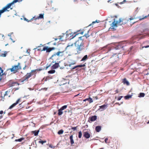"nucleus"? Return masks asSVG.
Wrapping results in <instances>:
<instances>
[{
	"label": "nucleus",
	"instance_id": "obj_40",
	"mask_svg": "<svg viewBox=\"0 0 149 149\" xmlns=\"http://www.w3.org/2000/svg\"><path fill=\"white\" fill-rule=\"evenodd\" d=\"M137 38V36H134V37H133L132 38V39L133 40H134L136 38Z\"/></svg>",
	"mask_w": 149,
	"mask_h": 149
},
{
	"label": "nucleus",
	"instance_id": "obj_6",
	"mask_svg": "<svg viewBox=\"0 0 149 149\" xmlns=\"http://www.w3.org/2000/svg\"><path fill=\"white\" fill-rule=\"evenodd\" d=\"M55 48L54 47H49L47 46L44 47L42 49V50L44 51H46L47 52H49L51 51L54 50Z\"/></svg>",
	"mask_w": 149,
	"mask_h": 149
},
{
	"label": "nucleus",
	"instance_id": "obj_9",
	"mask_svg": "<svg viewBox=\"0 0 149 149\" xmlns=\"http://www.w3.org/2000/svg\"><path fill=\"white\" fill-rule=\"evenodd\" d=\"M97 119V116H96L95 115L91 117H90L89 118L88 121L89 123H90L91 122H93L95 121Z\"/></svg>",
	"mask_w": 149,
	"mask_h": 149
},
{
	"label": "nucleus",
	"instance_id": "obj_56",
	"mask_svg": "<svg viewBox=\"0 0 149 149\" xmlns=\"http://www.w3.org/2000/svg\"><path fill=\"white\" fill-rule=\"evenodd\" d=\"M10 122H9L8 121L7 122H6V123H8V124H9Z\"/></svg>",
	"mask_w": 149,
	"mask_h": 149
},
{
	"label": "nucleus",
	"instance_id": "obj_55",
	"mask_svg": "<svg viewBox=\"0 0 149 149\" xmlns=\"http://www.w3.org/2000/svg\"><path fill=\"white\" fill-rule=\"evenodd\" d=\"M7 91H6L5 92V94H4V96H5L6 95H7Z\"/></svg>",
	"mask_w": 149,
	"mask_h": 149
},
{
	"label": "nucleus",
	"instance_id": "obj_1",
	"mask_svg": "<svg viewBox=\"0 0 149 149\" xmlns=\"http://www.w3.org/2000/svg\"><path fill=\"white\" fill-rule=\"evenodd\" d=\"M74 45L76 48L75 54H78L81 53L82 51L87 49L89 44H86L85 42L80 40L75 42Z\"/></svg>",
	"mask_w": 149,
	"mask_h": 149
},
{
	"label": "nucleus",
	"instance_id": "obj_5",
	"mask_svg": "<svg viewBox=\"0 0 149 149\" xmlns=\"http://www.w3.org/2000/svg\"><path fill=\"white\" fill-rule=\"evenodd\" d=\"M20 65V63H18L17 65L13 66L12 68H10L9 70L11 72H13L15 73H16L18 70L21 69V67Z\"/></svg>",
	"mask_w": 149,
	"mask_h": 149
},
{
	"label": "nucleus",
	"instance_id": "obj_8",
	"mask_svg": "<svg viewBox=\"0 0 149 149\" xmlns=\"http://www.w3.org/2000/svg\"><path fill=\"white\" fill-rule=\"evenodd\" d=\"M80 31V30H78L76 32H75L73 34L71 37H72L71 38H73L75 37L77 35L80 34H83L84 33V31H82L79 33V32Z\"/></svg>",
	"mask_w": 149,
	"mask_h": 149
},
{
	"label": "nucleus",
	"instance_id": "obj_60",
	"mask_svg": "<svg viewBox=\"0 0 149 149\" xmlns=\"http://www.w3.org/2000/svg\"><path fill=\"white\" fill-rule=\"evenodd\" d=\"M49 147H51V148H52V146H51V145H50L49 146Z\"/></svg>",
	"mask_w": 149,
	"mask_h": 149
},
{
	"label": "nucleus",
	"instance_id": "obj_48",
	"mask_svg": "<svg viewBox=\"0 0 149 149\" xmlns=\"http://www.w3.org/2000/svg\"><path fill=\"white\" fill-rule=\"evenodd\" d=\"M3 113V111L2 110L0 111V114H2Z\"/></svg>",
	"mask_w": 149,
	"mask_h": 149
},
{
	"label": "nucleus",
	"instance_id": "obj_11",
	"mask_svg": "<svg viewBox=\"0 0 149 149\" xmlns=\"http://www.w3.org/2000/svg\"><path fill=\"white\" fill-rule=\"evenodd\" d=\"M20 100V99L19 98V99H18L17 100V101H16V102L13 103V104L11 105L9 107V109H11L13 107H14L19 102V101Z\"/></svg>",
	"mask_w": 149,
	"mask_h": 149
},
{
	"label": "nucleus",
	"instance_id": "obj_24",
	"mask_svg": "<svg viewBox=\"0 0 149 149\" xmlns=\"http://www.w3.org/2000/svg\"><path fill=\"white\" fill-rule=\"evenodd\" d=\"M3 70L2 69L1 67H0V76H2L3 75Z\"/></svg>",
	"mask_w": 149,
	"mask_h": 149
},
{
	"label": "nucleus",
	"instance_id": "obj_28",
	"mask_svg": "<svg viewBox=\"0 0 149 149\" xmlns=\"http://www.w3.org/2000/svg\"><path fill=\"white\" fill-rule=\"evenodd\" d=\"M78 137L80 139L81 138L82 136V133L81 131H80L78 133Z\"/></svg>",
	"mask_w": 149,
	"mask_h": 149
},
{
	"label": "nucleus",
	"instance_id": "obj_61",
	"mask_svg": "<svg viewBox=\"0 0 149 149\" xmlns=\"http://www.w3.org/2000/svg\"><path fill=\"white\" fill-rule=\"evenodd\" d=\"M147 124H149V120L148 121V122L147 123Z\"/></svg>",
	"mask_w": 149,
	"mask_h": 149
},
{
	"label": "nucleus",
	"instance_id": "obj_43",
	"mask_svg": "<svg viewBox=\"0 0 149 149\" xmlns=\"http://www.w3.org/2000/svg\"><path fill=\"white\" fill-rule=\"evenodd\" d=\"M126 1V0H123V1L122 2L120 3V4H122L123 3L125 2Z\"/></svg>",
	"mask_w": 149,
	"mask_h": 149
},
{
	"label": "nucleus",
	"instance_id": "obj_18",
	"mask_svg": "<svg viewBox=\"0 0 149 149\" xmlns=\"http://www.w3.org/2000/svg\"><path fill=\"white\" fill-rule=\"evenodd\" d=\"M73 136L72 135L70 136V143L72 145L74 143V142L73 139Z\"/></svg>",
	"mask_w": 149,
	"mask_h": 149
},
{
	"label": "nucleus",
	"instance_id": "obj_21",
	"mask_svg": "<svg viewBox=\"0 0 149 149\" xmlns=\"http://www.w3.org/2000/svg\"><path fill=\"white\" fill-rule=\"evenodd\" d=\"M19 85V84L17 82H13L11 84V86H17V85Z\"/></svg>",
	"mask_w": 149,
	"mask_h": 149
},
{
	"label": "nucleus",
	"instance_id": "obj_64",
	"mask_svg": "<svg viewBox=\"0 0 149 149\" xmlns=\"http://www.w3.org/2000/svg\"><path fill=\"white\" fill-rule=\"evenodd\" d=\"M111 0H109V1H108V2H109V1H110Z\"/></svg>",
	"mask_w": 149,
	"mask_h": 149
},
{
	"label": "nucleus",
	"instance_id": "obj_13",
	"mask_svg": "<svg viewBox=\"0 0 149 149\" xmlns=\"http://www.w3.org/2000/svg\"><path fill=\"white\" fill-rule=\"evenodd\" d=\"M107 107V105L106 104H104L103 105H102L100 106L99 110H100V111H102L104 110Z\"/></svg>",
	"mask_w": 149,
	"mask_h": 149
},
{
	"label": "nucleus",
	"instance_id": "obj_45",
	"mask_svg": "<svg viewBox=\"0 0 149 149\" xmlns=\"http://www.w3.org/2000/svg\"><path fill=\"white\" fill-rule=\"evenodd\" d=\"M135 17H131V18H130V20H133V19H135Z\"/></svg>",
	"mask_w": 149,
	"mask_h": 149
},
{
	"label": "nucleus",
	"instance_id": "obj_16",
	"mask_svg": "<svg viewBox=\"0 0 149 149\" xmlns=\"http://www.w3.org/2000/svg\"><path fill=\"white\" fill-rule=\"evenodd\" d=\"M39 132V130H35L31 131V132L32 133L34 134L35 136H36L38 135Z\"/></svg>",
	"mask_w": 149,
	"mask_h": 149
},
{
	"label": "nucleus",
	"instance_id": "obj_22",
	"mask_svg": "<svg viewBox=\"0 0 149 149\" xmlns=\"http://www.w3.org/2000/svg\"><path fill=\"white\" fill-rule=\"evenodd\" d=\"M46 142L47 141L46 140L42 141L41 139H40L38 142L40 143H41L42 145H43L44 143H46Z\"/></svg>",
	"mask_w": 149,
	"mask_h": 149
},
{
	"label": "nucleus",
	"instance_id": "obj_17",
	"mask_svg": "<svg viewBox=\"0 0 149 149\" xmlns=\"http://www.w3.org/2000/svg\"><path fill=\"white\" fill-rule=\"evenodd\" d=\"M101 127L100 126H96L95 128L96 131L97 132H99L101 130Z\"/></svg>",
	"mask_w": 149,
	"mask_h": 149
},
{
	"label": "nucleus",
	"instance_id": "obj_59",
	"mask_svg": "<svg viewBox=\"0 0 149 149\" xmlns=\"http://www.w3.org/2000/svg\"><path fill=\"white\" fill-rule=\"evenodd\" d=\"M82 37H83V36L80 37H79V38L80 39H81L82 38Z\"/></svg>",
	"mask_w": 149,
	"mask_h": 149
},
{
	"label": "nucleus",
	"instance_id": "obj_50",
	"mask_svg": "<svg viewBox=\"0 0 149 149\" xmlns=\"http://www.w3.org/2000/svg\"><path fill=\"white\" fill-rule=\"evenodd\" d=\"M94 98H95V100H97V99H98V98L97 97V96H95V97H94Z\"/></svg>",
	"mask_w": 149,
	"mask_h": 149
},
{
	"label": "nucleus",
	"instance_id": "obj_12",
	"mask_svg": "<svg viewBox=\"0 0 149 149\" xmlns=\"http://www.w3.org/2000/svg\"><path fill=\"white\" fill-rule=\"evenodd\" d=\"M122 82L123 83V84H126L127 86H129L130 85V83L128 81H127V79L126 78L123 79V80Z\"/></svg>",
	"mask_w": 149,
	"mask_h": 149
},
{
	"label": "nucleus",
	"instance_id": "obj_15",
	"mask_svg": "<svg viewBox=\"0 0 149 149\" xmlns=\"http://www.w3.org/2000/svg\"><path fill=\"white\" fill-rule=\"evenodd\" d=\"M89 101V103H91L93 102V100L91 97H89L88 98H86L83 100V101Z\"/></svg>",
	"mask_w": 149,
	"mask_h": 149
},
{
	"label": "nucleus",
	"instance_id": "obj_34",
	"mask_svg": "<svg viewBox=\"0 0 149 149\" xmlns=\"http://www.w3.org/2000/svg\"><path fill=\"white\" fill-rule=\"evenodd\" d=\"M77 68L78 67H84L85 66V64H84L83 65H76Z\"/></svg>",
	"mask_w": 149,
	"mask_h": 149
},
{
	"label": "nucleus",
	"instance_id": "obj_25",
	"mask_svg": "<svg viewBox=\"0 0 149 149\" xmlns=\"http://www.w3.org/2000/svg\"><path fill=\"white\" fill-rule=\"evenodd\" d=\"M24 138L22 137V138H21L20 139H16V140H15V141H16L21 142L22 140H24Z\"/></svg>",
	"mask_w": 149,
	"mask_h": 149
},
{
	"label": "nucleus",
	"instance_id": "obj_3",
	"mask_svg": "<svg viewBox=\"0 0 149 149\" xmlns=\"http://www.w3.org/2000/svg\"><path fill=\"white\" fill-rule=\"evenodd\" d=\"M42 70V69H37L36 70H31V72L29 73H27L24 76L22 79H19V81L22 83V84H23L24 81H28V79L31 76L33 75V74L32 72H35L36 71H41Z\"/></svg>",
	"mask_w": 149,
	"mask_h": 149
},
{
	"label": "nucleus",
	"instance_id": "obj_14",
	"mask_svg": "<svg viewBox=\"0 0 149 149\" xmlns=\"http://www.w3.org/2000/svg\"><path fill=\"white\" fill-rule=\"evenodd\" d=\"M59 64L58 63H55L53 65L52 67V69H55L58 67Z\"/></svg>",
	"mask_w": 149,
	"mask_h": 149
},
{
	"label": "nucleus",
	"instance_id": "obj_63",
	"mask_svg": "<svg viewBox=\"0 0 149 149\" xmlns=\"http://www.w3.org/2000/svg\"><path fill=\"white\" fill-rule=\"evenodd\" d=\"M132 47H131V49H132Z\"/></svg>",
	"mask_w": 149,
	"mask_h": 149
},
{
	"label": "nucleus",
	"instance_id": "obj_39",
	"mask_svg": "<svg viewBox=\"0 0 149 149\" xmlns=\"http://www.w3.org/2000/svg\"><path fill=\"white\" fill-rule=\"evenodd\" d=\"M37 50L38 51H43L42 48H41V47H38V48H37Z\"/></svg>",
	"mask_w": 149,
	"mask_h": 149
},
{
	"label": "nucleus",
	"instance_id": "obj_42",
	"mask_svg": "<svg viewBox=\"0 0 149 149\" xmlns=\"http://www.w3.org/2000/svg\"><path fill=\"white\" fill-rule=\"evenodd\" d=\"M108 140V139L107 138H105L104 140V141L106 143H107V141Z\"/></svg>",
	"mask_w": 149,
	"mask_h": 149
},
{
	"label": "nucleus",
	"instance_id": "obj_44",
	"mask_svg": "<svg viewBox=\"0 0 149 149\" xmlns=\"http://www.w3.org/2000/svg\"><path fill=\"white\" fill-rule=\"evenodd\" d=\"M47 88H44L41 89V90H45V91H47Z\"/></svg>",
	"mask_w": 149,
	"mask_h": 149
},
{
	"label": "nucleus",
	"instance_id": "obj_58",
	"mask_svg": "<svg viewBox=\"0 0 149 149\" xmlns=\"http://www.w3.org/2000/svg\"><path fill=\"white\" fill-rule=\"evenodd\" d=\"M58 39V38H55V40H57V39Z\"/></svg>",
	"mask_w": 149,
	"mask_h": 149
},
{
	"label": "nucleus",
	"instance_id": "obj_26",
	"mask_svg": "<svg viewBox=\"0 0 149 149\" xmlns=\"http://www.w3.org/2000/svg\"><path fill=\"white\" fill-rule=\"evenodd\" d=\"M67 107V105H65L62 107L60 109L63 111V110L66 109Z\"/></svg>",
	"mask_w": 149,
	"mask_h": 149
},
{
	"label": "nucleus",
	"instance_id": "obj_32",
	"mask_svg": "<svg viewBox=\"0 0 149 149\" xmlns=\"http://www.w3.org/2000/svg\"><path fill=\"white\" fill-rule=\"evenodd\" d=\"M89 31H88V33L86 34H85L83 36H85L86 38H87L88 37H89L90 36V35H89L88 34Z\"/></svg>",
	"mask_w": 149,
	"mask_h": 149
},
{
	"label": "nucleus",
	"instance_id": "obj_29",
	"mask_svg": "<svg viewBox=\"0 0 149 149\" xmlns=\"http://www.w3.org/2000/svg\"><path fill=\"white\" fill-rule=\"evenodd\" d=\"M55 72L54 70H50L48 71V72L49 74H53Z\"/></svg>",
	"mask_w": 149,
	"mask_h": 149
},
{
	"label": "nucleus",
	"instance_id": "obj_23",
	"mask_svg": "<svg viewBox=\"0 0 149 149\" xmlns=\"http://www.w3.org/2000/svg\"><path fill=\"white\" fill-rule=\"evenodd\" d=\"M132 95H128L126 96H125L124 98L126 100L130 98H131L132 97Z\"/></svg>",
	"mask_w": 149,
	"mask_h": 149
},
{
	"label": "nucleus",
	"instance_id": "obj_30",
	"mask_svg": "<svg viewBox=\"0 0 149 149\" xmlns=\"http://www.w3.org/2000/svg\"><path fill=\"white\" fill-rule=\"evenodd\" d=\"M63 132L64 131L63 130H60L58 131V134L59 135L62 134H63Z\"/></svg>",
	"mask_w": 149,
	"mask_h": 149
},
{
	"label": "nucleus",
	"instance_id": "obj_10",
	"mask_svg": "<svg viewBox=\"0 0 149 149\" xmlns=\"http://www.w3.org/2000/svg\"><path fill=\"white\" fill-rule=\"evenodd\" d=\"M83 136L86 139H88L90 137L91 134L88 132H84Z\"/></svg>",
	"mask_w": 149,
	"mask_h": 149
},
{
	"label": "nucleus",
	"instance_id": "obj_7",
	"mask_svg": "<svg viewBox=\"0 0 149 149\" xmlns=\"http://www.w3.org/2000/svg\"><path fill=\"white\" fill-rule=\"evenodd\" d=\"M44 14H40L38 16L36 17H33L32 18L30 19V20L31 21H32L33 19L36 20L37 19H43L44 18Z\"/></svg>",
	"mask_w": 149,
	"mask_h": 149
},
{
	"label": "nucleus",
	"instance_id": "obj_38",
	"mask_svg": "<svg viewBox=\"0 0 149 149\" xmlns=\"http://www.w3.org/2000/svg\"><path fill=\"white\" fill-rule=\"evenodd\" d=\"M63 36H62L61 37L60 36V38H59L60 40L62 41L63 40V39H62V38H63Z\"/></svg>",
	"mask_w": 149,
	"mask_h": 149
},
{
	"label": "nucleus",
	"instance_id": "obj_62",
	"mask_svg": "<svg viewBox=\"0 0 149 149\" xmlns=\"http://www.w3.org/2000/svg\"><path fill=\"white\" fill-rule=\"evenodd\" d=\"M8 45V44H6V45L5 46H6L7 45Z\"/></svg>",
	"mask_w": 149,
	"mask_h": 149
},
{
	"label": "nucleus",
	"instance_id": "obj_31",
	"mask_svg": "<svg viewBox=\"0 0 149 149\" xmlns=\"http://www.w3.org/2000/svg\"><path fill=\"white\" fill-rule=\"evenodd\" d=\"M145 94L144 93H141L139 94V97H143L145 96Z\"/></svg>",
	"mask_w": 149,
	"mask_h": 149
},
{
	"label": "nucleus",
	"instance_id": "obj_54",
	"mask_svg": "<svg viewBox=\"0 0 149 149\" xmlns=\"http://www.w3.org/2000/svg\"><path fill=\"white\" fill-rule=\"evenodd\" d=\"M97 22V20H96V21H95V22H92V24L95 23V22Z\"/></svg>",
	"mask_w": 149,
	"mask_h": 149
},
{
	"label": "nucleus",
	"instance_id": "obj_49",
	"mask_svg": "<svg viewBox=\"0 0 149 149\" xmlns=\"http://www.w3.org/2000/svg\"><path fill=\"white\" fill-rule=\"evenodd\" d=\"M75 64V63H72L70 64H69V65L70 66L72 65H74Z\"/></svg>",
	"mask_w": 149,
	"mask_h": 149
},
{
	"label": "nucleus",
	"instance_id": "obj_19",
	"mask_svg": "<svg viewBox=\"0 0 149 149\" xmlns=\"http://www.w3.org/2000/svg\"><path fill=\"white\" fill-rule=\"evenodd\" d=\"M62 111H63V110H62L60 109L58 110V116H60L61 115L63 114V112Z\"/></svg>",
	"mask_w": 149,
	"mask_h": 149
},
{
	"label": "nucleus",
	"instance_id": "obj_52",
	"mask_svg": "<svg viewBox=\"0 0 149 149\" xmlns=\"http://www.w3.org/2000/svg\"><path fill=\"white\" fill-rule=\"evenodd\" d=\"M25 19V20H26V21H27V22H29L30 21H31L30 20H28V19Z\"/></svg>",
	"mask_w": 149,
	"mask_h": 149
},
{
	"label": "nucleus",
	"instance_id": "obj_4",
	"mask_svg": "<svg viewBox=\"0 0 149 149\" xmlns=\"http://www.w3.org/2000/svg\"><path fill=\"white\" fill-rule=\"evenodd\" d=\"M128 21L125 19H119L118 21H116L115 19H114V21L111 24V27L117 26L118 25H124L127 23Z\"/></svg>",
	"mask_w": 149,
	"mask_h": 149
},
{
	"label": "nucleus",
	"instance_id": "obj_33",
	"mask_svg": "<svg viewBox=\"0 0 149 149\" xmlns=\"http://www.w3.org/2000/svg\"><path fill=\"white\" fill-rule=\"evenodd\" d=\"M7 53L6 52H5L4 54H1V56L4 57L6 56V55Z\"/></svg>",
	"mask_w": 149,
	"mask_h": 149
},
{
	"label": "nucleus",
	"instance_id": "obj_41",
	"mask_svg": "<svg viewBox=\"0 0 149 149\" xmlns=\"http://www.w3.org/2000/svg\"><path fill=\"white\" fill-rule=\"evenodd\" d=\"M149 47V45H147L146 46H144L142 47V48H147Z\"/></svg>",
	"mask_w": 149,
	"mask_h": 149
},
{
	"label": "nucleus",
	"instance_id": "obj_46",
	"mask_svg": "<svg viewBox=\"0 0 149 149\" xmlns=\"http://www.w3.org/2000/svg\"><path fill=\"white\" fill-rule=\"evenodd\" d=\"M76 68H77V66L76 65V66H75L74 67L72 68V70Z\"/></svg>",
	"mask_w": 149,
	"mask_h": 149
},
{
	"label": "nucleus",
	"instance_id": "obj_53",
	"mask_svg": "<svg viewBox=\"0 0 149 149\" xmlns=\"http://www.w3.org/2000/svg\"><path fill=\"white\" fill-rule=\"evenodd\" d=\"M26 67V66L25 65V66H24V67L23 68V69L25 70Z\"/></svg>",
	"mask_w": 149,
	"mask_h": 149
},
{
	"label": "nucleus",
	"instance_id": "obj_20",
	"mask_svg": "<svg viewBox=\"0 0 149 149\" xmlns=\"http://www.w3.org/2000/svg\"><path fill=\"white\" fill-rule=\"evenodd\" d=\"M88 58V56L87 55H86L84 56V57L82 58V59L81 60V61H86L87 59Z\"/></svg>",
	"mask_w": 149,
	"mask_h": 149
},
{
	"label": "nucleus",
	"instance_id": "obj_57",
	"mask_svg": "<svg viewBox=\"0 0 149 149\" xmlns=\"http://www.w3.org/2000/svg\"><path fill=\"white\" fill-rule=\"evenodd\" d=\"M2 117H3V116H0V119H1V118H2Z\"/></svg>",
	"mask_w": 149,
	"mask_h": 149
},
{
	"label": "nucleus",
	"instance_id": "obj_27",
	"mask_svg": "<svg viewBox=\"0 0 149 149\" xmlns=\"http://www.w3.org/2000/svg\"><path fill=\"white\" fill-rule=\"evenodd\" d=\"M148 17H149V14H148V15L144 17H143L139 18V20L141 21L145 18H147Z\"/></svg>",
	"mask_w": 149,
	"mask_h": 149
},
{
	"label": "nucleus",
	"instance_id": "obj_37",
	"mask_svg": "<svg viewBox=\"0 0 149 149\" xmlns=\"http://www.w3.org/2000/svg\"><path fill=\"white\" fill-rule=\"evenodd\" d=\"M123 96H120L118 98V100H120L123 97Z\"/></svg>",
	"mask_w": 149,
	"mask_h": 149
},
{
	"label": "nucleus",
	"instance_id": "obj_2",
	"mask_svg": "<svg viewBox=\"0 0 149 149\" xmlns=\"http://www.w3.org/2000/svg\"><path fill=\"white\" fill-rule=\"evenodd\" d=\"M66 49V48L65 47L62 50L57 52V53H55L54 55L52 56L50 58V59H52L53 61H52L51 64L49 65L46 67V70L50 66L51 64H52V63H54L56 62V61L58 59V56H62L63 55V52H65V51Z\"/></svg>",
	"mask_w": 149,
	"mask_h": 149
},
{
	"label": "nucleus",
	"instance_id": "obj_36",
	"mask_svg": "<svg viewBox=\"0 0 149 149\" xmlns=\"http://www.w3.org/2000/svg\"><path fill=\"white\" fill-rule=\"evenodd\" d=\"M43 45H42V44H40V46H38V47H37L36 48H35V49H36L37 48H38V47H43Z\"/></svg>",
	"mask_w": 149,
	"mask_h": 149
},
{
	"label": "nucleus",
	"instance_id": "obj_35",
	"mask_svg": "<svg viewBox=\"0 0 149 149\" xmlns=\"http://www.w3.org/2000/svg\"><path fill=\"white\" fill-rule=\"evenodd\" d=\"M77 126L75 127H72L71 128L72 130H73V131L76 130H77Z\"/></svg>",
	"mask_w": 149,
	"mask_h": 149
},
{
	"label": "nucleus",
	"instance_id": "obj_51",
	"mask_svg": "<svg viewBox=\"0 0 149 149\" xmlns=\"http://www.w3.org/2000/svg\"><path fill=\"white\" fill-rule=\"evenodd\" d=\"M115 92H116V93H118V89H117V90H116L115 91Z\"/></svg>",
	"mask_w": 149,
	"mask_h": 149
},
{
	"label": "nucleus",
	"instance_id": "obj_47",
	"mask_svg": "<svg viewBox=\"0 0 149 149\" xmlns=\"http://www.w3.org/2000/svg\"><path fill=\"white\" fill-rule=\"evenodd\" d=\"M115 104H118V105H120V104L119 103L116 102Z\"/></svg>",
	"mask_w": 149,
	"mask_h": 149
}]
</instances>
